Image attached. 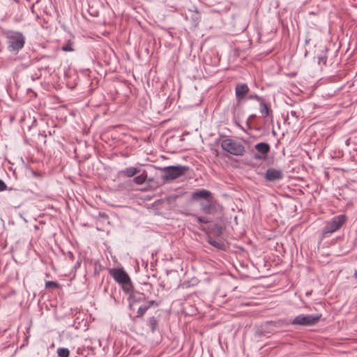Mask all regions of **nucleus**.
I'll use <instances>...</instances> for the list:
<instances>
[{
  "label": "nucleus",
  "mask_w": 357,
  "mask_h": 357,
  "mask_svg": "<svg viewBox=\"0 0 357 357\" xmlns=\"http://www.w3.org/2000/svg\"><path fill=\"white\" fill-rule=\"evenodd\" d=\"M73 43L70 41L65 45H63L61 47V50L64 52H73L74 51V49L72 47Z\"/></svg>",
  "instance_id": "19"
},
{
  "label": "nucleus",
  "mask_w": 357,
  "mask_h": 357,
  "mask_svg": "<svg viewBox=\"0 0 357 357\" xmlns=\"http://www.w3.org/2000/svg\"><path fill=\"white\" fill-rule=\"evenodd\" d=\"M249 87L246 84H237L235 88V95L236 100L239 102L244 99L246 94L249 92Z\"/></svg>",
  "instance_id": "9"
},
{
  "label": "nucleus",
  "mask_w": 357,
  "mask_h": 357,
  "mask_svg": "<svg viewBox=\"0 0 357 357\" xmlns=\"http://www.w3.org/2000/svg\"><path fill=\"white\" fill-rule=\"evenodd\" d=\"M8 50L9 52L17 54L25 44V37L22 32L9 31L6 33Z\"/></svg>",
  "instance_id": "1"
},
{
  "label": "nucleus",
  "mask_w": 357,
  "mask_h": 357,
  "mask_svg": "<svg viewBox=\"0 0 357 357\" xmlns=\"http://www.w3.org/2000/svg\"><path fill=\"white\" fill-rule=\"evenodd\" d=\"M110 275L122 286L124 291L129 293L132 288L131 280L128 274L123 268H111Z\"/></svg>",
  "instance_id": "3"
},
{
  "label": "nucleus",
  "mask_w": 357,
  "mask_h": 357,
  "mask_svg": "<svg viewBox=\"0 0 357 357\" xmlns=\"http://www.w3.org/2000/svg\"><path fill=\"white\" fill-rule=\"evenodd\" d=\"M248 99L250 100H257L259 103L260 102H261L264 98L262 97H260L257 94H250L249 96H248Z\"/></svg>",
  "instance_id": "21"
},
{
  "label": "nucleus",
  "mask_w": 357,
  "mask_h": 357,
  "mask_svg": "<svg viewBox=\"0 0 357 357\" xmlns=\"http://www.w3.org/2000/svg\"><path fill=\"white\" fill-rule=\"evenodd\" d=\"M161 170L164 172L162 175V180L164 183L175 180L184 175L188 172V166L183 165H172L167 166L161 168Z\"/></svg>",
  "instance_id": "2"
},
{
  "label": "nucleus",
  "mask_w": 357,
  "mask_h": 357,
  "mask_svg": "<svg viewBox=\"0 0 357 357\" xmlns=\"http://www.w3.org/2000/svg\"><path fill=\"white\" fill-rule=\"evenodd\" d=\"M347 217L343 214L333 217L324 227L323 235L327 237L333 232L339 230L345 223Z\"/></svg>",
  "instance_id": "6"
},
{
  "label": "nucleus",
  "mask_w": 357,
  "mask_h": 357,
  "mask_svg": "<svg viewBox=\"0 0 357 357\" xmlns=\"http://www.w3.org/2000/svg\"><path fill=\"white\" fill-rule=\"evenodd\" d=\"M212 196L209 190L200 189L193 192L191 194V199L194 201L203 200L205 201Z\"/></svg>",
  "instance_id": "10"
},
{
  "label": "nucleus",
  "mask_w": 357,
  "mask_h": 357,
  "mask_svg": "<svg viewBox=\"0 0 357 357\" xmlns=\"http://www.w3.org/2000/svg\"><path fill=\"white\" fill-rule=\"evenodd\" d=\"M283 178V173L279 169L268 168L265 173V178L268 181H275Z\"/></svg>",
  "instance_id": "8"
},
{
  "label": "nucleus",
  "mask_w": 357,
  "mask_h": 357,
  "mask_svg": "<svg viewBox=\"0 0 357 357\" xmlns=\"http://www.w3.org/2000/svg\"><path fill=\"white\" fill-rule=\"evenodd\" d=\"M295 114H296V112H291V114H292V115H294Z\"/></svg>",
  "instance_id": "27"
},
{
  "label": "nucleus",
  "mask_w": 357,
  "mask_h": 357,
  "mask_svg": "<svg viewBox=\"0 0 357 357\" xmlns=\"http://www.w3.org/2000/svg\"><path fill=\"white\" fill-rule=\"evenodd\" d=\"M98 217H100L103 219H107L108 215L105 213L99 212L98 213Z\"/></svg>",
  "instance_id": "25"
},
{
  "label": "nucleus",
  "mask_w": 357,
  "mask_h": 357,
  "mask_svg": "<svg viewBox=\"0 0 357 357\" xmlns=\"http://www.w3.org/2000/svg\"><path fill=\"white\" fill-rule=\"evenodd\" d=\"M208 242L210 245H211L212 246L216 248H218V249H220V250H223L225 248V244L222 241H217L211 238H209L208 239Z\"/></svg>",
  "instance_id": "14"
},
{
  "label": "nucleus",
  "mask_w": 357,
  "mask_h": 357,
  "mask_svg": "<svg viewBox=\"0 0 357 357\" xmlns=\"http://www.w3.org/2000/svg\"><path fill=\"white\" fill-rule=\"evenodd\" d=\"M57 354L59 357H69L70 351L66 348H59Z\"/></svg>",
  "instance_id": "18"
},
{
  "label": "nucleus",
  "mask_w": 357,
  "mask_h": 357,
  "mask_svg": "<svg viewBox=\"0 0 357 357\" xmlns=\"http://www.w3.org/2000/svg\"><path fill=\"white\" fill-rule=\"evenodd\" d=\"M139 172V169L135 167H129L119 171V175L124 177H132Z\"/></svg>",
  "instance_id": "12"
},
{
  "label": "nucleus",
  "mask_w": 357,
  "mask_h": 357,
  "mask_svg": "<svg viewBox=\"0 0 357 357\" xmlns=\"http://www.w3.org/2000/svg\"><path fill=\"white\" fill-rule=\"evenodd\" d=\"M58 287H59L58 283L56 282H54V281H47L45 283V287L47 289H49V288H56Z\"/></svg>",
  "instance_id": "20"
},
{
  "label": "nucleus",
  "mask_w": 357,
  "mask_h": 357,
  "mask_svg": "<svg viewBox=\"0 0 357 357\" xmlns=\"http://www.w3.org/2000/svg\"><path fill=\"white\" fill-rule=\"evenodd\" d=\"M146 179V174H142L140 175H138L135 176L133 179V181L138 185L143 184Z\"/></svg>",
  "instance_id": "16"
},
{
  "label": "nucleus",
  "mask_w": 357,
  "mask_h": 357,
  "mask_svg": "<svg viewBox=\"0 0 357 357\" xmlns=\"http://www.w3.org/2000/svg\"><path fill=\"white\" fill-rule=\"evenodd\" d=\"M257 153H255L254 158L258 160L266 159L268 153L270 152L271 146L266 142H259L255 145Z\"/></svg>",
  "instance_id": "7"
},
{
  "label": "nucleus",
  "mask_w": 357,
  "mask_h": 357,
  "mask_svg": "<svg viewBox=\"0 0 357 357\" xmlns=\"http://www.w3.org/2000/svg\"><path fill=\"white\" fill-rule=\"evenodd\" d=\"M259 111L262 117L265 118L269 116L270 110L264 99L259 102Z\"/></svg>",
  "instance_id": "13"
},
{
  "label": "nucleus",
  "mask_w": 357,
  "mask_h": 357,
  "mask_svg": "<svg viewBox=\"0 0 357 357\" xmlns=\"http://www.w3.org/2000/svg\"><path fill=\"white\" fill-rule=\"evenodd\" d=\"M321 314H301L291 321V324L301 326H312L316 325L321 319Z\"/></svg>",
  "instance_id": "5"
},
{
  "label": "nucleus",
  "mask_w": 357,
  "mask_h": 357,
  "mask_svg": "<svg viewBox=\"0 0 357 357\" xmlns=\"http://www.w3.org/2000/svg\"><path fill=\"white\" fill-rule=\"evenodd\" d=\"M150 308V305H142L139 307L137 310V317H143L148 309Z\"/></svg>",
  "instance_id": "15"
},
{
  "label": "nucleus",
  "mask_w": 357,
  "mask_h": 357,
  "mask_svg": "<svg viewBox=\"0 0 357 357\" xmlns=\"http://www.w3.org/2000/svg\"><path fill=\"white\" fill-rule=\"evenodd\" d=\"M142 285L145 287V289H144V290L147 291L150 294L152 292L153 287V285L151 283H149V282H144L142 284Z\"/></svg>",
  "instance_id": "22"
},
{
  "label": "nucleus",
  "mask_w": 357,
  "mask_h": 357,
  "mask_svg": "<svg viewBox=\"0 0 357 357\" xmlns=\"http://www.w3.org/2000/svg\"><path fill=\"white\" fill-rule=\"evenodd\" d=\"M201 210L206 214H211L215 211V206L213 200L212 196L211 198L203 201L200 204Z\"/></svg>",
  "instance_id": "11"
},
{
  "label": "nucleus",
  "mask_w": 357,
  "mask_h": 357,
  "mask_svg": "<svg viewBox=\"0 0 357 357\" xmlns=\"http://www.w3.org/2000/svg\"><path fill=\"white\" fill-rule=\"evenodd\" d=\"M6 188H7V185L5 183V182L3 180L0 179V192H2L3 190H6Z\"/></svg>",
  "instance_id": "23"
},
{
  "label": "nucleus",
  "mask_w": 357,
  "mask_h": 357,
  "mask_svg": "<svg viewBox=\"0 0 357 357\" xmlns=\"http://www.w3.org/2000/svg\"><path fill=\"white\" fill-rule=\"evenodd\" d=\"M150 324L151 325L152 329L154 330L155 326L156 325V320L154 317H151L150 319Z\"/></svg>",
  "instance_id": "24"
},
{
  "label": "nucleus",
  "mask_w": 357,
  "mask_h": 357,
  "mask_svg": "<svg viewBox=\"0 0 357 357\" xmlns=\"http://www.w3.org/2000/svg\"><path fill=\"white\" fill-rule=\"evenodd\" d=\"M155 303V301H149V304L148 305H150V307H151L152 305H153Z\"/></svg>",
  "instance_id": "26"
},
{
  "label": "nucleus",
  "mask_w": 357,
  "mask_h": 357,
  "mask_svg": "<svg viewBox=\"0 0 357 357\" xmlns=\"http://www.w3.org/2000/svg\"><path fill=\"white\" fill-rule=\"evenodd\" d=\"M221 147L224 151L234 155L241 156L245 153L244 146L241 142L230 138L222 139Z\"/></svg>",
  "instance_id": "4"
},
{
  "label": "nucleus",
  "mask_w": 357,
  "mask_h": 357,
  "mask_svg": "<svg viewBox=\"0 0 357 357\" xmlns=\"http://www.w3.org/2000/svg\"><path fill=\"white\" fill-rule=\"evenodd\" d=\"M192 216L193 218H195V219L199 222V223H204V224H206V223H209L211 220L208 218H206V217H201V216H199L197 215H192Z\"/></svg>",
  "instance_id": "17"
}]
</instances>
